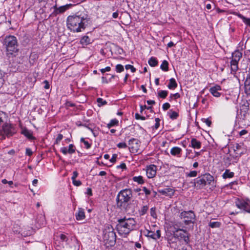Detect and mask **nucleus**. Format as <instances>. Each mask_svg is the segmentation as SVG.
<instances>
[{
	"mask_svg": "<svg viewBox=\"0 0 250 250\" xmlns=\"http://www.w3.org/2000/svg\"><path fill=\"white\" fill-rule=\"evenodd\" d=\"M67 28L73 32L83 31L91 24V20L87 12L80 11L69 16L66 20Z\"/></svg>",
	"mask_w": 250,
	"mask_h": 250,
	"instance_id": "f257e3e1",
	"label": "nucleus"
},
{
	"mask_svg": "<svg viewBox=\"0 0 250 250\" xmlns=\"http://www.w3.org/2000/svg\"><path fill=\"white\" fill-rule=\"evenodd\" d=\"M132 197V192L130 189L121 190L116 197L117 208L129 214L134 213L137 206L138 201H131Z\"/></svg>",
	"mask_w": 250,
	"mask_h": 250,
	"instance_id": "f03ea898",
	"label": "nucleus"
},
{
	"mask_svg": "<svg viewBox=\"0 0 250 250\" xmlns=\"http://www.w3.org/2000/svg\"><path fill=\"white\" fill-rule=\"evenodd\" d=\"M136 224L134 218L125 217L118 220L116 229L119 234L127 235L135 229Z\"/></svg>",
	"mask_w": 250,
	"mask_h": 250,
	"instance_id": "7ed1b4c3",
	"label": "nucleus"
},
{
	"mask_svg": "<svg viewBox=\"0 0 250 250\" xmlns=\"http://www.w3.org/2000/svg\"><path fill=\"white\" fill-rule=\"evenodd\" d=\"M7 114L0 111V139L5 138V136L9 137L15 133L16 131L14 126L7 122Z\"/></svg>",
	"mask_w": 250,
	"mask_h": 250,
	"instance_id": "20e7f679",
	"label": "nucleus"
},
{
	"mask_svg": "<svg viewBox=\"0 0 250 250\" xmlns=\"http://www.w3.org/2000/svg\"><path fill=\"white\" fill-rule=\"evenodd\" d=\"M6 48V55L10 58L15 57L19 51L17 38L13 36H9L5 38L3 42Z\"/></svg>",
	"mask_w": 250,
	"mask_h": 250,
	"instance_id": "39448f33",
	"label": "nucleus"
},
{
	"mask_svg": "<svg viewBox=\"0 0 250 250\" xmlns=\"http://www.w3.org/2000/svg\"><path fill=\"white\" fill-rule=\"evenodd\" d=\"M103 239L107 247L113 246L116 241V235L111 225H107L103 231Z\"/></svg>",
	"mask_w": 250,
	"mask_h": 250,
	"instance_id": "423d86ee",
	"label": "nucleus"
},
{
	"mask_svg": "<svg viewBox=\"0 0 250 250\" xmlns=\"http://www.w3.org/2000/svg\"><path fill=\"white\" fill-rule=\"evenodd\" d=\"M193 183L194 187L196 189L202 188L207 184L210 185L212 181H214V177L210 174L207 173L196 178Z\"/></svg>",
	"mask_w": 250,
	"mask_h": 250,
	"instance_id": "0eeeda50",
	"label": "nucleus"
},
{
	"mask_svg": "<svg viewBox=\"0 0 250 250\" xmlns=\"http://www.w3.org/2000/svg\"><path fill=\"white\" fill-rule=\"evenodd\" d=\"M173 231V237L180 241L183 240L186 244H188L189 242V234L187 231L181 229H176L175 227Z\"/></svg>",
	"mask_w": 250,
	"mask_h": 250,
	"instance_id": "6e6552de",
	"label": "nucleus"
},
{
	"mask_svg": "<svg viewBox=\"0 0 250 250\" xmlns=\"http://www.w3.org/2000/svg\"><path fill=\"white\" fill-rule=\"evenodd\" d=\"M180 217L183 220L186 225L194 224L196 220L195 215L191 210L182 211L180 213Z\"/></svg>",
	"mask_w": 250,
	"mask_h": 250,
	"instance_id": "1a4fd4ad",
	"label": "nucleus"
},
{
	"mask_svg": "<svg viewBox=\"0 0 250 250\" xmlns=\"http://www.w3.org/2000/svg\"><path fill=\"white\" fill-rule=\"evenodd\" d=\"M236 206L245 212L250 213V200L237 198L235 202Z\"/></svg>",
	"mask_w": 250,
	"mask_h": 250,
	"instance_id": "9d476101",
	"label": "nucleus"
},
{
	"mask_svg": "<svg viewBox=\"0 0 250 250\" xmlns=\"http://www.w3.org/2000/svg\"><path fill=\"white\" fill-rule=\"evenodd\" d=\"M157 167L154 165H150L147 167L146 174L148 178H153L156 174Z\"/></svg>",
	"mask_w": 250,
	"mask_h": 250,
	"instance_id": "9b49d317",
	"label": "nucleus"
},
{
	"mask_svg": "<svg viewBox=\"0 0 250 250\" xmlns=\"http://www.w3.org/2000/svg\"><path fill=\"white\" fill-rule=\"evenodd\" d=\"M72 6L71 4H66L65 5L57 7V4L54 6V12L56 14H59L64 12Z\"/></svg>",
	"mask_w": 250,
	"mask_h": 250,
	"instance_id": "f8f14e48",
	"label": "nucleus"
},
{
	"mask_svg": "<svg viewBox=\"0 0 250 250\" xmlns=\"http://www.w3.org/2000/svg\"><path fill=\"white\" fill-rule=\"evenodd\" d=\"M158 192L162 195L172 197L174 195L175 190L171 188H166L165 189H159Z\"/></svg>",
	"mask_w": 250,
	"mask_h": 250,
	"instance_id": "ddd939ff",
	"label": "nucleus"
},
{
	"mask_svg": "<svg viewBox=\"0 0 250 250\" xmlns=\"http://www.w3.org/2000/svg\"><path fill=\"white\" fill-rule=\"evenodd\" d=\"M34 232V229L29 227H27L21 230L19 233H21V236L26 237L33 234Z\"/></svg>",
	"mask_w": 250,
	"mask_h": 250,
	"instance_id": "4468645a",
	"label": "nucleus"
},
{
	"mask_svg": "<svg viewBox=\"0 0 250 250\" xmlns=\"http://www.w3.org/2000/svg\"><path fill=\"white\" fill-rule=\"evenodd\" d=\"M221 87L219 85H216L214 86L211 87L209 89V92L216 97H220L221 93L219 91L221 90Z\"/></svg>",
	"mask_w": 250,
	"mask_h": 250,
	"instance_id": "2eb2a0df",
	"label": "nucleus"
},
{
	"mask_svg": "<svg viewBox=\"0 0 250 250\" xmlns=\"http://www.w3.org/2000/svg\"><path fill=\"white\" fill-rule=\"evenodd\" d=\"M147 236L154 240L158 239L161 237V231L157 230L155 233L152 231H148Z\"/></svg>",
	"mask_w": 250,
	"mask_h": 250,
	"instance_id": "dca6fc26",
	"label": "nucleus"
},
{
	"mask_svg": "<svg viewBox=\"0 0 250 250\" xmlns=\"http://www.w3.org/2000/svg\"><path fill=\"white\" fill-rule=\"evenodd\" d=\"M76 218L77 220H82L85 218V212L84 209L79 208L78 212L76 213Z\"/></svg>",
	"mask_w": 250,
	"mask_h": 250,
	"instance_id": "f3484780",
	"label": "nucleus"
},
{
	"mask_svg": "<svg viewBox=\"0 0 250 250\" xmlns=\"http://www.w3.org/2000/svg\"><path fill=\"white\" fill-rule=\"evenodd\" d=\"M190 146L193 148L200 149L201 147V143L195 138H192Z\"/></svg>",
	"mask_w": 250,
	"mask_h": 250,
	"instance_id": "a211bd4d",
	"label": "nucleus"
},
{
	"mask_svg": "<svg viewBox=\"0 0 250 250\" xmlns=\"http://www.w3.org/2000/svg\"><path fill=\"white\" fill-rule=\"evenodd\" d=\"M139 141L134 138H132L130 139L128 141V145L130 146H132V148H135V150H137L139 146Z\"/></svg>",
	"mask_w": 250,
	"mask_h": 250,
	"instance_id": "6ab92c4d",
	"label": "nucleus"
},
{
	"mask_svg": "<svg viewBox=\"0 0 250 250\" xmlns=\"http://www.w3.org/2000/svg\"><path fill=\"white\" fill-rule=\"evenodd\" d=\"M91 42V40L89 38V37L87 36H84L82 39L80 41V43L83 45H87L89 44H90Z\"/></svg>",
	"mask_w": 250,
	"mask_h": 250,
	"instance_id": "aec40b11",
	"label": "nucleus"
},
{
	"mask_svg": "<svg viewBox=\"0 0 250 250\" xmlns=\"http://www.w3.org/2000/svg\"><path fill=\"white\" fill-rule=\"evenodd\" d=\"M167 87L170 89H174L177 87V83L174 78H171L169 80V83Z\"/></svg>",
	"mask_w": 250,
	"mask_h": 250,
	"instance_id": "412c9836",
	"label": "nucleus"
},
{
	"mask_svg": "<svg viewBox=\"0 0 250 250\" xmlns=\"http://www.w3.org/2000/svg\"><path fill=\"white\" fill-rule=\"evenodd\" d=\"M242 57V53L238 50L235 51L232 54V57L233 60L239 61Z\"/></svg>",
	"mask_w": 250,
	"mask_h": 250,
	"instance_id": "4be33fe9",
	"label": "nucleus"
},
{
	"mask_svg": "<svg viewBox=\"0 0 250 250\" xmlns=\"http://www.w3.org/2000/svg\"><path fill=\"white\" fill-rule=\"evenodd\" d=\"M234 173L230 171L229 169H226L223 174L222 177L224 179L230 178L234 176Z\"/></svg>",
	"mask_w": 250,
	"mask_h": 250,
	"instance_id": "5701e85b",
	"label": "nucleus"
},
{
	"mask_svg": "<svg viewBox=\"0 0 250 250\" xmlns=\"http://www.w3.org/2000/svg\"><path fill=\"white\" fill-rule=\"evenodd\" d=\"M21 133L29 139L34 138L31 132L26 128L22 130Z\"/></svg>",
	"mask_w": 250,
	"mask_h": 250,
	"instance_id": "b1692460",
	"label": "nucleus"
},
{
	"mask_svg": "<svg viewBox=\"0 0 250 250\" xmlns=\"http://www.w3.org/2000/svg\"><path fill=\"white\" fill-rule=\"evenodd\" d=\"M182 151L181 148L178 147H173L171 149L170 153L173 156L179 154Z\"/></svg>",
	"mask_w": 250,
	"mask_h": 250,
	"instance_id": "393cba45",
	"label": "nucleus"
},
{
	"mask_svg": "<svg viewBox=\"0 0 250 250\" xmlns=\"http://www.w3.org/2000/svg\"><path fill=\"white\" fill-rule=\"evenodd\" d=\"M167 114L168 115L169 118L171 120H175L179 116V114L177 112H176V111H172L171 110H169L167 112Z\"/></svg>",
	"mask_w": 250,
	"mask_h": 250,
	"instance_id": "a878e982",
	"label": "nucleus"
},
{
	"mask_svg": "<svg viewBox=\"0 0 250 250\" xmlns=\"http://www.w3.org/2000/svg\"><path fill=\"white\" fill-rule=\"evenodd\" d=\"M148 63L151 66L154 67L157 65L158 62L155 57H152L149 59Z\"/></svg>",
	"mask_w": 250,
	"mask_h": 250,
	"instance_id": "bb28decb",
	"label": "nucleus"
},
{
	"mask_svg": "<svg viewBox=\"0 0 250 250\" xmlns=\"http://www.w3.org/2000/svg\"><path fill=\"white\" fill-rule=\"evenodd\" d=\"M119 125V121L118 120L116 119H112L109 123L107 125V127L108 128H110L112 126H117Z\"/></svg>",
	"mask_w": 250,
	"mask_h": 250,
	"instance_id": "cd10ccee",
	"label": "nucleus"
},
{
	"mask_svg": "<svg viewBox=\"0 0 250 250\" xmlns=\"http://www.w3.org/2000/svg\"><path fill=\"white\" fill-rule=\"evenodd\" d=\"M161 69L164 71L168 70V62L167 61L164 60L160 66Z\"/></svg>",
	"mask_w": 250,
	"mask_h": 250,
	"instance_id": "c85d7f7f",
	"label": "nucleus"
},
{
	"mask_svg": "<svg viewBox=\"0 0 250 250\" xmlns=\"http://www.w3.org/2000/svg\"><path fill=\"white\" fill-rule=\"evenodd\" d=\"M168 95V91L166 90H160L158 92V97L160 98L165 99Z\"/></svg>",
	"mask_w": 250,
	"mask_h": 250,
	"instance_id": "c756f323",
	"label": "nucleus"
},
{
	"mask_svg": "<svg viewBox=\"0 0 250 250\" xmlns=\"http://www.w3.org/2000/svg\"><path fill=\"white\" fill-rule=\"evenodd\" d=\"M133 181L138 183L139 184H143L144 183L143 177L142 176H134L132 178Z\"/></svg>",
	"mask_w": 250,
	"mask_h": 250,
	"instance_id": "7c9ffc66",
	"label": "nucleus"
},
{
	"mask_svg": "<svg viewBox=\"0 0 250 250\" xmlns=\"http://www.w3.org/2000/svg\"><path fill=\"white\" fill-rule=\"evenodd\" d=\"M242 145L243 144H241L238 143H236L234 145H233V149L235 153H236V152L238 150H242L243 146Z\"/></svg>",
	"mask_w": 250,
	"mask_h": 250,
	"instance_id": "2f4dec72",
	"label": "nucleus"
},
{
	"mask_svg": "<svg viewBox=\"0 0 250 250\" xmlns=\"http://www.w3.org/2000/svg\"><path fill=\"white\" fill-rule=\"evenodd\" d=\"M221 226V223L219 222H211L209 223V226L211 228H218Z\"/></svg>",
	"mask_w": 250,
	"mask_h": 250,
	"instance_id": "473e14b6",
	"label": "nucleus"
},
{
	"mask_svg": "<svg viewBox=\"0 0 250 250\" xmlns=\"http://www.w3.org/2000/svg\"><path fill=\"white\" fill-rule=\"evenodd\" d=\"M238 16L242 19L243 22L245 23L247 25L250 26V18H247L242 15L239 14Z\"/></svg>",
	"mask_w": 250,
	"mask_h": 250,
	"instance_id": "72a5a7b5",
	"label": "nucleus"
},
{
	"mask_svg": "<svg viewBox=\"0 0 250 250\" xmlns=\"http://www.w3.org/2000/svg\"><path fill=\"white\" fill-rule=\"evenodd\" d=\"M148 209V207L147 206H143L141 208V210L140 211V214L141 215H145Z\"/></svg>",
	"mask_w": 250,
	"mask_h": 250,
	"instance_id": "f704fd0d",
	"label": "nucleus"
},
{
	"mask_svg": "<svg viewBox=\"0 0 250 250\" xmlns=\"http://www.w3.org/2000/svg\"><path fill=\"white\" fill-rule=\"evenodd\" d=\"M97 102L98 103L99 106L104 105L107 104V102L105 100H104L102 98H98L97 99Z\"/></svg>",
	"mask_w": 250,
	"mask_h": 250,
	"instance_id": "c9c22d12",
	"label": "nucleus"
},
{
	"mask_svg": "<svg viewBox=\"0 0 250 250\" xmlns=\"http://www.w3.org/2000/svg\"><path fill=\"white\" fill-rule=\"evenodd\" d=\"M74 147V145L70 144L69 145L68 148H67L68 153L73 154L75 152V149Z\"/></svg>",
	"mask_w": 250,
	"mask_h": 250,
	"instance_id": "e433bc0d",
	"label": "nucleus"
},
{
	"mask_svg": "<svg viewBox=\"0 0 250 250\" xmlns=\"http://www.w3.org/2000/svg\"><path fill=\"white\" fill-rule=\"evenodd\" d=\"M81 142L83 143L86 149H88L91 147V144L88 141H85L83 138L81 139Z\"/></svg>",
	"mask_w": 250,
	"mask_h": 250,
	"instance_id": "4c0bfd02",
	"label": "nucleus"
},
{
	"mask_svg": "<svg viewBox=\"0 0 250 250\" xmlns=\"http://www.w3.org/2000/svg\"><path fill=\"white\" fill-rule=\"evenodd\" d=\"M124 70V66L122 64H119L116 66V70L117 72L120 73V72L123 71Z\"/></svg>",
	"mask_w": 250,
	"mask_h": 250,
	"instance_id": "58836bf2",
	"label": "nucleus"
},
{
	"mask_svg": "<svg viewBox=\"0 0 250 250\" xmlns=\"http://www.w3.org/2000/svg\"><path fill=\"white\" fill-rule=\"evenodd\" d=\"M180 94L178 93H176L175 94H171L169 97V101H171L172 99H177L180 97Z\"/></svg>",
	"mask_w": 250,
	"mask_h": 250,
	"instance_id": "ea45409f",
	"label": "nucleus"
},
{
	"mask_svg": "<svg viewBox=\"0 0 250 250\" xmlns=\"http://www.w3.org/2000/svg\"><path fill=\"white\" fill-rule=\"evenodd\" d=\"M244 153V151H241V153H237L236 152V153H235V156L233 157V158L235 160V162H237L238 160H239V158L240 157H241V156Z\"/></svg>",
	"mask_w": 250,
	"mask_h": 250,
	"instance_id": "a19ab883",
	"label": "nucleus"
},
{
	"mask_svg": "<svg viewBox=\"0 0 250 250\" xmlns=\"http://www.w3.org/2000/svg\"><path fill=\"white\" fill-rule=\"evenodd\" d=\"M197 175V172L195 170L191 171L189 173L187 174V176L189 177H196Z\"/></svg>",
	"mask_w": 250,
	"mask_h": 250,
	"instance_id": "79ce46f5",
	"label": "nucleus"
},
{
	"mask_svg": "<svg viewBox=\"0 0 250 250\" xmlns=\"http://www.w3.org/2000/svg\"><path fill=\"white\" fill-rule=\"evenodd\" d=\"M126 69H130L132 72H135L136 71V68L134 67L133 65L130 64H127L125 66Z\"/></svg>",
	"mask_w": 250,
	"mask_h": 250,
	"instance_id": "37998d69",
	"label": "nucleus"
},
{
	"mask_svg": "<svg viewBox=\"0 0 250 250\" xmlns=\"http://www.w3.org/2000/svg\"><path fill=\"white\" fill-rule=\"evenodd\" d=\"M117 147L120 148H125L127 147V145L125 143H120L117 144Z\"/></svg>",
	"mask_w": 250,
	"mask_h": 250,
	"instance_id": "c03bdc74",
	"label": "nucleus"
},
{
	"mask_svg": "<svg viewBox=\"0 0 250 250\" xmlns=\"http://www.w3.org/2000/svg\"><path fill=\"white\" fill-rule=\"evenodd\" d=\"M155 210H156L155 208H150V215L153 218L156 217V213L155 212Z\"/></svg>",
	"mask_w": 250,
	"mask_h": 250,
	"instance_id": "a18cd8bd",
	"label": "nucleus"
},
{
	"mask_svg": "<svg viewBox=\"0 0 250 250\" xmlns=\"http://www.w3.org/2000/svg\"><path fill=\"white\" fill-rule=\"evenodd\" d=\"M62 138H63V135L61 134H59L58 135V136L56 139L55 144H58L60 142V141L62 140Z\"/></svg>",
	"mask_w": 250,
	"mask_h": 250,
	"instance_id": "49530a36",
	"label": "nucleus"
},
{
	"mask_svg": "<svg viewBox=\"0 0 250 250\" xmlns=\"http://www.w3.org/2000/svg\"><path fill=\"white\" fill-rule=\"evenodd\" d=\"M170 104L168 103H166L163 104L162 108L164 111H166V110H167L168 109H169L170 108Z\"/></svg>",
	"mask_w": 250,
	"mask_h": 250,
	"instance_id": "de8ad7c7",
	"label": "nucleus"
},
{
	"mask_svg": "<svg viewBox=\"0 0 250 250\" xmlns=\"http://www.w3.org/2000/svg\"><path fill=\"white\" fill-rule=\"evenodd\" d=\"M202 121L206 124L208 126H210L211 124V121L209 119H203Z\"/></svg>",
	"mask_w": 250,
	"mask_h": 250,
	"instance_id": "09e8293b",
	"label": "nucleus"
},
{
	"mask_svg": "<svg viewBox=\"0 0 250 250\" xmlns=\"http://www.w3.org/2000/svg\"><path fill=\"white\" fill-rule=\"evenodd\" d=\"M155 121L156 122V123L154 126V128L155 129H157L160 126V119L158 118H157L155 119Z\"/></svg>",
	"mask_w": 250,
	"mask_h": 250,
	"instance_id": "8fccbe9b",
	"label": "nucleus"
},
{
	"mask_svg": "<svg viewBox=\"0 0 250 250\" xmlns=\"http://www.w3.org/2000/svg\"><path fill=\"white\" fill-rule=\"evenodd\" d=\"M250 85V76L249 75L246 79L244 82V86Z\"/></svg>",
	"mask_w": 250,
	"mask_h": 250,
	"instance_id": "3c124183",
	"label": "nucleus"
},
{
	"mask_svg": "<svg viewBox=\"0 0 250 250\" xmlns=\"http://www.w3.org/2000/svg\"><path fill=\"white\" fill-rule=\"evenodd\" d=\"M3 74L2 73V72H1V71L0 70V87H1L3 83H4V80L3 79Z\"/></svg>",
	"mask_w": 250,
	"mask_h": 250,
	"instance_id": "603ef678",
	"label": "nucleus"
},
{
	"mask_svg": "<svg viewBox=\"0 0 250 250\" xmlns=\"http://www.w3.org/2000/svg\"><path fill=\"white\" fill-rule=\"evenodd\" d=\"M230 66L232 72H233V73H235L238 69V65H235L233 64L230 65Z\"/></svg>",
	"mask_w": 250,
	"mask_h": 250,
	"instance_id": "864d4df0",
	"label": "nucleus"
},
{
	"mask_svg": "<svg viewBox=\"0 0 250 250\" xmlns=\"http://www.w3.org/2000/svg\"><path fill=\"white\" fill-rule=\"evenodd\" d=\"M135 118L137 120L141 119L142 120H145L146 119V117L144 116H142L140 115L138 113L135 114Z\"/></svg>",
	"mask_w": 250,
	"mask_h": 250,
	"instance_id": "5fc2aeb1",
	"label": "nucleus"
},
{
	"mask_svg": "<svg viewBox=\"0 0 250 250\" xmlns=\"http://www.w3.org/2000/svg\"><path fill=\"white\" fill-rule=\"evenodd\" d=\"M72 182L76 186H79L82 184V183L80 180H76V179L72 180Z\"/></svg>",
	"mask_w": 250,
	"mask_h": 250,
	"instance_id": "6e6d98bb",
	"label": "nucleus"
},
{
	"mask_svg": "<svg viewBox=\"0 0 250 250\" xmlns=\"http://www.w3.org/2000/svg\"><path fill=\"white\" fill-rule=\"evenodd\" d=\"M61 151L64 154L66 155L68 152V149L66 147H62L61 148Z\"/></svg>",
	"mask_w": 250,
	"mask_h": 250,
	"instance_id": "4d7b16f0",
	"label": "nucleus"
},
{
	"mask_svg": "<svg viewBox=\"0 0 250 250\" xmlns=\"http://www.w3.org/2000/svg\"><path fill=\"white\" fill-rule=\"evenodd\" d=\"M117 157V154H113L112 158L110 159V161L113 163H115L116 161Z\"/></svg>",
	"mask_w": 250,
	"mask_h": 250,
	"instance_id": "13d9d810",
	"label": "nucleus"
},
{
	"mask_svg": "<svg viewBox=\"0 0 250 250\" xmlns=\"http://www.w3.org/2000/svg\"><path fill=\"white\" fill-rule=\"evenodd\" d=\"M245 87V92L247 94H250V85H247Z\"/></svg>",
	"mask_w": 250,
	"mask_h": 250,
	"instance_id": "bf43d9fd",
	"label": "nucleus"
},
{
	"mask_svg": "<svg viewBox=\"0 0 250 250\" xmlns=\"http://www.w3.org/2000/svg\"><path fill=\"white\" fill-rule=\"evenodd\" d=\"M60 239L62 241H65V242H67V237L65 235L63 234H61L60 235Z\"/></svg>",
	"mask_w": 250,
	"mask_h": 250,
	"instance_id": "052dcab7",
	"label": "nucleus"
},
{
	"mask_svg": "<svg viewBox=\"0 0 250 250\" xmlns=\"http://www.w3.org/2000/svg\"><path fill=\"white\" fill-rule=\"evenodd\" d=\"M111 68L109 66H107L105 68H103L100 70L101 73H104L106 71H109L110 70Z\"/></svg>",
	"mask_w": 250,
	"mask_h": 250,
	"instance_id": "680f3d73",
	"label": "nucleus"
},
{
	"mask_svg": "<svg viewBox=\"0 0 250 250\" xmlns=\"http://www.w3.org/2000/svg\"><path fill=\"white\" fill-rule=\"evenodd\" d=\"M33 154V152L30 148H27L26 149V154L28 156H31Z\"/></svg>",
	"mask_w": 250,
	"mask_h": 250,
	"instance_id": "e2e57ef3",
	"label": "nucleus"
},
{
	"mask_svg": "<svg viewBox=\"0 0 250 250\" xmlns=\"http://www.w3.org/2000/svg\"><path fill=\"white\" fill-rule=\"evenodd\" d=\"M143 190L145 192L146 196L149 195L150 194V191L148 190L146 187L143 188Z\"/></svg>",
	"mask_w": 250,
	"mask_h": 250,
	"instance_id": "0e129e2a",
	"label": "nucleus"
},
{
	"mask_svg": "<svg viewBox=\"0 0 250 250\" xmlns=\"http://www.w3.org/2000/svg\"><path fill=\"white\" fill-rule=\"evenodd\" d=\"M78 175V173L77 171H73V175L71 178L72 180L76 179V178L77 177Z\"/></svg>",
	"mask_w": 250,
	"mask_h": 250,
	"instance_id": "69168bd1",
	"label": "nucleus"
},
{
	"mask_svg": "<svg viewBox=\"0 0 250 250\" xmlns=\"http://www.w3.org/2000/svg\"><path fill=\"white\" fill-rule=\"evenodd\" d=\"M239 61H237L236 60L232 59L231 62H230V65H238V63Z\"/></svg>",
	"mask_w": 250,
	"mask_h": 250,
	"instance_id": "338daca9",
	"label": "nucleus"
},
{
	"mask_svg": "<svg viewBox=\"0 0 250 250\" xmlns=\"http://www.w3.org/2000/svg\"><path fill=\"white\" fill-rule=\"evenodd\" d=\"M117 168H121L122 169H126V165L125 163H122L120 165L117 166Z\"/></svg>",
	"mask_w": 250,
	"mask_h": 250,
	"instance_id": "774afa93",
	"label": "nucleus"
}]
</instances>
